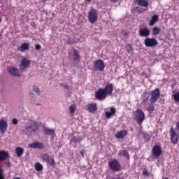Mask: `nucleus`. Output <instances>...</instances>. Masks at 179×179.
<instances>
[{
	"mask_svg": "<svg viewBox=\"0 0 179 179\" xmlns=\"http://www.w3.org/2000/svg\"><path fill=\"white\" fill-rule=\"evenodd\" d=\"M114 92V84L108 83L103 88H99L95 94L97 100L103 101L107 99V96H112Z\"/></svg>",
	"mask_w": 179,
	"mask_h": 179,
	"instance_id": "obj_1",
	"label": "nucleus"
},
{
	"mask_svg": "<svg viewBox=\"0 0 179 179\" xmlns=\"http://www.w3.org/2000/svg\"><path fill=\"white\" fill-rule=\"evenodd\" d=\"M38 131V124L34 120H28L24 126L22 132L27 136H32Z\"/></svg>",
	"mask_w": 179,
	"mask_h": 179,
	"instance_id": "obj_2",
	"label": "nucleus"
},
{
	"mask_svg": "<svg viewBox=\"0 0 179 179\" xmlns=\"http://www.w3.org/2000/svg\"><path fill=\"white\" fill-rule=\"evenodd\" d=\"M134 116L137 124L142 125V123L145 121V113L142 110L138 109L134 113Z\"/></svg>",
	"mask_w": 179,
	"mask_h": 179,
	"instance_id": "obj_3",
	"label": "nucleus"
},
{
	"mask_svg": "<svg viewBox=\"0 0 179 179\" xmlns=\"http://www.w3.org/2000/svg\"><path fill=\"white\" fill-rule=\"evenodd\" d=\"M109 168L112 171H120L121 170V164L117 159H113L108 162Z\"/></svg>",
	"mask_w": 179,
	"mask_h": 179,
	"instance_id": "obj_4",
	"label": "nucleus"
},
{
	"mask_svg": "<svg viewBox=\"0 0 179 179\" xmlns=\"http://www.w3.org/2000/svg\"><path fill=\"white\" fill-rule=\"evenodd\" d=\"M105 68L106 65H104V62L103 60L98 59L94 62L93 71H99V72H103Z\"/></svg>",
	"mask_w": 179,
	"mask_h": 179,
	"instance_id": "obj_5",
	"label": "nucleus"
},
{
	"mask_svg": "<svg viewBox=\"0 0 179 179\" xmlns=\"http://www.w3.org/2000/svg\"><path fill=\"white\" fill-rule=\"evenodd\" d=\"M99 15H97V11L96 10H91L88 13V20L90 23L94 24L97 22Z\"/></svg>",
	"mask_w": 179,
	"mask_h": 179,
	"instance_id": "obj_6",
	"label": "nucleus"
},
{
	"mask_svg": "<svg viewBox=\"0 0 179 179\" xmlns=\"http://www.w3.org/2000/svg\"><path fill=\"white\" fill-rule=\"evenodd\" d=\"M160 97V90L159 88H156L151 92V98L150 99V101L152 104L156 103L157 100H159Z\"/></svg>",
	"mask_w": 179,
	"mask_h": 179,
	"instance_id": "obj_7",
	"label": "nucleus"
},
{
	"mask_svg": "<svg viewBox=\"0 0 179 179\" xmlns=\"http://www.w3.org/2000/svg\"><path fill=\"white\" fill-rule=\"evenodd\" d=\"M145 47H155L159 45V42L155 38H146L144 41Z\"/></svg>",
	"mask_w": 179,
	"mask_h": 179,
	"instance_id": "obj_8",
	"label": "nucleus"
},
{
	"mask_svg": "<svg viewBox=\"0 0 179 179\" xmlns=\"http://www.w3.org/2000/svg\"><path fill=\"white\" fill-rule=\"evenodd\" d=\"M171 141L173 145H177L178 143V134L176 132V130L173 127L171 128L169 131Z\"/></svg>",
	"mask_w": 179,
	"mask_h": 179,
	"instance_id": "obj_9",
	"label": "nucleus"
},
{
	"mask_svg": "<svg viewBox=\"0 0 179 179\" xmlns=\"http://www.w3.org/2000/svg\"><path fill=\"white\" fill-rule=\"evenodd\" d=\"M8 131V122L4 117L0 120V132L2 135H5V133Z\"/></svg>",
	"mask_w": 179,
	"mask_h": 179,
	"instance_id": "obj_10",
	"label": "nucleus"
},
{
	"mask_svg": "<svg viewBox=\"0 0 179 179\" xmlns=\"http://www.w3.org/2000/svg\"><path fill=\"white\" fill-rule=\"evenodd\" d=\"M162 147L160 145H155L152 150V155L154 157H159L162 155Z\"/></svg>",
	"mask_w": 179,
	"mask_h": 179,
	"instance_id": "obj_11",
	"label": "nucleus"
},
{
	"mask_svg": "<svg viewBox=\"0 0 179 179\" xmlns=\"http://www.w3.org/2000/svg\"><path fill=\"white\" fill-rule=\"evenodd\" d=\"M30 66V60L27 58L22 59L21 62V64L20 66V69L21 71H24V69H27V68Z\"/></svg>",
	"mask_w": 179,
	"mask_h": 179,
	"instance_id": "obj_12",
	"label": "nucleus"
},
{
	"mask_svg": "<svg viewBox=\"0 0 179 179\" xmlns=\"http://www.w3.org/2000/svg\"><path fill=\"white\" fill-rule=\"evenodd\" d=\"M69 56L73 58V61H80V54L78 50L74 49L73 50V55H71V52H69Z\"/></svg>",
	"mask_w": 179,
	"mask_h": 179,
	"instance_id": "obj_13",
	"label": "nucleus"
},
{
	"mask_svg": "<svg viewBox=\"0 0 179 179\" xmlns=\"http://www.w3.org/2000/svg\"><path fill=\"white\" fill-rule=\"evenodd\" d=\"M138 34L141 36V37H149L150 35V30H149L148 28L140 29Z\"/></svg>",
	"mask_w": 179,
	"mask_h": 179,
	"instance_id": "obj_14",
	"label": "nucleus"
},
{
	"mask_svg": "<svg viewBox=\"0 0 179 179\" xmlns=\"http://www.w3.org/2000/svg\"><path fill=\"white\" fill-rule=\"evenodd\" d=\"M8 72L13 76H18L19 78H20V76H22V73H20V71H19V70H17V69H15L13 67L8 69Z\"/></svg>",
	"mask_w": 179,
	"mask_h": 179,
	"instance_id": "obj_15",
	"label": "nucleus"
},
{
	"mask_svg": "<svg viewBox=\"0 0 179 179\" xmlns=\"http://www.w3.org/2000/svg\"><path fill=\"white\" fill-rule=\"evenodd\" d=\"M128 135V131L127 130H122L115 134V136L117 139H122Z\"/></svg>",
	"mask_w": 179,
	"mask_h": 179,
	"instance_id": "obj_16",
	"label": "nucleus"
},
{
	"mask_svg": "<svg viewBox=\"0 0 179 179\" xmlns=\"http://www.w3.org/2000/svg\"><path fill=\"white\" fill-rule=\"evenodd\" d=\"M29 148L32 149H43L44 148V144L40 142H34L29 144Z\"/></svg>",
	"mask_w": 179,
	"mask_h": 179,
	"instance_id": "obj_17",
	"label": "nucleus"
},
{
	"mask_svg": "<svg viewBox=\"0 0 179 179\" xmlns=\"http://www.w3.org/2000/svg\"><path fill=\"white\" fill-rule=\"evenodd\" d=\"M135 3L143 8H148L149 6V2L146 0H135Z\"/></svg>",
	"mask_w": 179,
	"mask_h": 179,
	"instance_id": "obj_18",
	"label": "nucleus"
},
{
	"mask_svg": "<svg viewBox=\"0 0 179 179\" xmlns=\"http://www.w3.org/2000/svg\"><path fill=\"white\" fill-rule=\"evenodd\" d=\"M87 108L89 113H96L97 111V105L96 103H88Z\"/></svg>",
	"mask_w": 179,
	"mask_h": 179,
	"instance_id": "obj_19",
	"label": "nucleus"
},
{
	"mask_svg": "<svg viewBox=\"0 0 179 179\" xmlns=\"http://www.w3.org/2000/svg\"><path fill=\"white\" fill-rule=\"evenodd\" d=\"M8 157H9V152L5 150L0 151V162L6 160Z\"/></svg>",
	"mask_w": 179,
	"mask_h": 179,
	"instance_id": "obj_20",
	"label": "nucleus"
},
{
	"mask_svg": "<svg viewBox=\"0 0 179 179\" xmlns=\"http://www.w3.org/2000/svg\"><path fill=\"white\" fill-rule=\"evenodd\" d=\"M145 9H143L142 7H134L133 9H131V13L133 15H139V13H142Z\"/></svg>",
	"mask_w": 179,
	"mask_h": 179,
	"instance_id": "obj_21",
	"label": "nucleus"
},
{
	"mask_svg": "<svg viewBox=\"0 0 179 179\" xmlns=\"http://www.w3.org/2000/svg\"><path fill=\"white\" fill-rule=\"evenodd\" d=\"M15 153H16L17 157H22L23 153H24V149H23L21 147H17L15 148Z\"/></svg>",
	"mask_w": 179,
	"mask_h": 179,
	"instance_id": "obj_22",
	"label": "nucleus"
},
{
	"mask_svg": "<svg viewBox=\"0 0 179 179\" xmlns=\"http://www.w3.org/2000/svg\"><path fill=\"white\" fill-rule=\"evenodd\" d=\"M114 114H115V108L112 107V108H110V112L106 113V117L111 118V117H113V115H114Z\"/></svg>",
	"mask_w": 179,
	"mask_h": 179,
	"instance_id": "obj_23",
	"label": "nucleus"
},
{
	"mask_svg": "<svg viewBox=\"0 0 179 179\" xmlns=\"http://www.w3.org/2000/svg\"><path fill=\"white\" fill-rule=\"evenodd\" d=\"M157 20H159V17L157 15H153L150 21V26H155Z\"/></svg>",
	"mask_w": 179,
	"mask_h": 179,
	"instance_id": "obj_24",
	"label": "nucleus"
},
{
	"mask_svg": "<svg viewBox=\"0 0 179 179\" xmlns=\"http://www.w3.org/2000/svg\"><path fill=\"white\" fill-rule=\"evenodd\" d=\"M21 52H24L27 50H29V43H23L19 48Z\"/></svg>",
	"mask_w": 179,
	"mask_h": 179,
	"instance_id": "obj_25",
	"label": "nucleus"
},
{
	"mask_svg": "<svg viewBox=\"0 0 179 179\" xmlns=\"http://www.w3.org/2000/svg\"><path fill=\"white\" fill-rule=\"evenodd\" d=\"M44 132H45V135H54L55 134V130L45 127Z\"/></svg>",
	"mask_w": 179,
	"mask_h": 179,
	"instance_id": "obj_26",
	"label": "nucleus"
},
{
	"mask_svg": "<svg viewBox=\"0 0 179 179\" xmlns=\"http://www.w3.org/2000/svg\"><path fill=\"white\" fill-rule=\"evenodd\" d=\"M80 140L79 138L73 136L71 139V143L73 145L74 148H76V143H80Z\"/></svg>",
	"mask_w": 179,
	"mask_h": 179,
	"instance_id": "obj_27",
	"label": "nucleus"
},
{
	"mask_svg": "<svg viewBox=\"0 0 179 179\" xmlns=\"http://www.w3.org/2000/svg\"><path fill=\"white\" fill-rule=\"evenodd\" d=\"M35 169L36 171H43V165L38 162L36 163Z\"/></svg>",
	"mask_w": 179,
	"mask_h": 179,
	"instance_id": "obj_28",
	"label": "nucleus"
},
{
	"mask_svg": "<svg viewBox=\"0 0 179 179\" xmlns=\"http://www.w3.org/2000/svg\"><path fill=\"white\" fill-rule=\"evenodd\" d=\"M119 155H122V156H124V157H127V159H129V154L128 153V151L127 150H122L119 152Z\"/></svg>",
	"mask_w": 179,
	"mask_h": 179,
	"instance_id": "obj_29",
	"label": "nucleus"
},
{
	"mask_svg": "<svg viewBox=\"0 0 179 179\" xmlns=\"http://www.w3.org/2000/svg\"><path fill=\"white\" fill-rule=\"evenodd\" d=\"M160 33V29L157 28V27H154L152 29V34L154 36H157V34H159Z\"/></svg>",
	"mask_w": 179,
	"mask_h": 179,
	"instance_id": "obj_30",
	"label": "nucleus"
},
{
	"mask_svg": "<svg viewBox=\"0 0 179 179\" xmlns=\"http://www.w3.org/2000/svg\"><path fill=\"white\" fill-rule=\"evenodd\" d=\"M51 157H50V155H48V153H45L42 157V159L43 160H44V162H48V160Z\"/></svg>",
	"mask_w": 179,
	"mask_h": 179,
	"instance_id": "obj_31",
	"label": "nucleus"
},
{
	"mask_svg": "<svg viewBox=\"0 0 179 179\" xmlns=\"http://www.w3.org/2000/svg\"><path fill=\"white\" fill-rule=\"evenodd\" d=\"M46 162L50 164V166H55V160H54V158L50 157Z\"/></svg>",
	"mask_w": 179,
	"mask_h": 179,
	"instance_id": "obj_32",
	"label": "nucleus"
},
{
	"mask_svg": "<svg viewBox=\"0 0 179 179\" xmlns=\"http://www.w3.org/2000/svg\"><path fill=\"white\" fill-rule=\"evenodd\" d=\"M155 110V106H153V103H150L148 106V111L149 113H153Z\"/></svg>",
	"mask_w": 179,
	"mask_h": 179,
	"instance_id": "obj_33",
	"label": "nucleus"
},
{
	"mask_svg": "<svg viewBox=\"0 0 179 179\" xmlns=\"http://www.w3.org/2000/svg\"><path fill=\"white\" fill-rule=\"evenodd\" d=\"M75 110H76V108L75 107V106L71 105L69 107V112L71 114H75Z\"/></svg>",
	"mask_w": 179,
	"mask_h": 179,
	"instance_id": "obj_34",
	"label": "nucleus"
},
{
	"mask_svg": "<svg viewBox=\"0 0 179 179\" xmlns=\"http://www.w3.org/2000/svg\"><path fill=\"white\" fill-rule=\"evenodd\" d=\"M143 136L145 139H146V141H150L151 139L150 135H149L148 133H143Z\"/></svg>",
	"mask_w": 179,
	"mask_h": 179,
	"instance_id": "obj_35",
	"label": "nucleus"
},
{
	"mask_svg": "<svg viewBox=\"0 0 179 179\" xmlns=\"http://www.w3.org/2000/svg\"><path fill=\"white\" fill-rule=\"evenodd\" d=\"M34 92H35L36 94H40V89L37 85H34Z\"/></svg>",
	"mask_w": 179,
	"mask_h": 179,
	"instance_id": "obj_36",
	"label": "nucleus"
},
{
	"mask_svg": "<svg viewBox=\"0 0 179 179\" xmlns=\"http://www.w3.org/2000/svg\"><path fill=\"white\" fill-rule=\"evenodd\" d=\"M173 99H174L175 101L179 102V92L173 94Z\"/></svg>",
	"mask_w": 179,
	"mask_h": 179,
	"instance_id": "obj_37",
	"label": "nucleus"
},
{
	"mask_svg": "<svg viewBox=\"0 0 179 179\" xmlns=\"http://www.w3.org/2000/svg\"><path fill=\"white\" fill-rule=\"evenodd\" d=\"M126 49L127 50L128 52H131V51H132V45H127L126 46Z\"/></svg>",
	"mask_w": 179,
	"mask_h": 179,
	"instance_id": "obj_38",
	"label": "nucleus"
},
{
	"mask_svg": "<svg viewBox=\"0 0 179 179\" xmlns=\"http://www.w3.org/2000/svg\"><path fill=\"white\" fill-rule=\"evenodd\" d=\"M143 176H146L147 177H149V171L148 170L143 171Z\"/></svg>",
	"mask_w": 179,
	"mask_h": 179,
	"instance_id": "obj_39",
	"label": "nucleus"
},
{
	"mask_svg": "<svg viewBox=\"0 0 179 179\" xmlns=\"http://www.w3.org/2000/svg\"><path fill=\"white\" fill-rule=\"evenodd\" d=\"M12 124H13V125H17V119L13 118L12 120Z\"/></svg>",
	"mask_w": 179,
	"mask_h": 179,
	"instance_id": "obj_40",
	"label": "nucleus"
},
{
	"mask_svg": "<svg viewBox=\"0 0 179 179\" xmlns=\"http://www.w3.org/2000/svg\"><path fill=\"white\" fill-rule=\"evenodd\" d=\"M62 86L63 87H64V89H66V90H69V85L66 84V85H64V84H62Z\"/></svg>",
	"mask_w": 179,
	"mask_h": 179,
	"instance_id": "obj_41",
	"label": "nucleus"
},
{
	"mask_svg": "<svg viewBox=\"0 0 179 179\" xmlns=\"http://www.w3.org/2000/svg\"><path fill=\"white\" fill-rule=\"evenodd\" d=\"M35 48H36V50H41V46L40 45H35Z\"/></svg>",
	"mask_w": 179,
	"mask_h": 179,
	"instance_id": "obj_42",
	"label": "nucleus"
},
{
	"mask_svg": "<svg viewBox=\"0 0 179 179\" xmlns=\"http://www.w3.org/2000/svg\"><path fill=\"white\" fill-rule=\"evenodd\" d=\"M5 164H6L7 167H10V162H6Z\"/></svg>",
	"mask_w": 179,
	"mask_h": 179,
	"instance_id": "obj_43",
	"label": "nucleus"
},
{
	"mask_svg": "<svg viewBox=\"0 0 179 179\" xmlns=\"http://www.w3.org/2000/svg\"><path fill=\"white\" fill-rule=\"evenodd\" d=\"M176 129L179 131V122L176 123Z\"/></svg>",
	"mask_w": 179,
	"mask_h": 179,
	"instance_id": "obj_44",
	"label": "nucleus"
},
{
	"mask_svg": "<svg viewBox=\"0 0 179 179\" xmlns=\"http://www.w3.org/2000/svg\"><path fill=\"white\" fill-rule=\"evenodd\" d=\"M118 0H112L113 2H117Z\"/></svg>",
	"mask_w": 179,
	"mask_h": 179,
	"instance_id": "obj_45",
	"label": "nucleus"
},
{
	"mask_svg": "<svg viewBox=\"0 0 179 179\" xmlns=\"http://www.w3.org/2000/svg\"><path fill=\"white\" fill-rule=\"evenodd\" d=\"M13 179H20V178L17 177V178H13Z\"/></svg>",
	"mask_w": 179,
	"mask_h": 179,
	"instance_id": "obj_46",
	"label": "nucleus"
},
{
	"mask_svg": "<svg viewBox=\"0 0 179 179\" xmlns=\"http://www.w3.org/2000/svg\"><path fill=\"white\" fill-rule=\"evenodd\" d=\"M87 2H91L92 0H86Z\"/></svg>",
	"mask_w": 179,
	"mask_h": 179,
	"instance_id": "obj_47",
	"label": "nucleus"
},
{
	"mask_svg": "<svg viewBox=\"0 0 179 179\" xmlns=\"http://www.w3.org/2000/svg\"><path fill=\"white\" fill-rule=\"evenodd\" d=\"M1 22H2V19L0 17V23H1Z\"/></svg>",
	"mask_w": 179,
	"mask_h": 179,
	"instance_id": "obj_48",
	"label": "nucleus"
},
{
	"mask_svg": "<svg viewBox=\"0 0 179 179\" xmlns=\"http://www.w3.org/2000/svg\"><path fill=\"white\" fill-rule=\"evenodd\" d=\"M43 2H47V0H43Z\"/></svg>",
	"mask_w": 179,
	"mask_h": 179,
	"instance_id": "obj_49",
	"label": "nucleus"
}]
</instances>
